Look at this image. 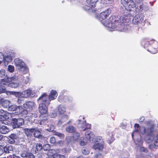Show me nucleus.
<instances>
[{
    "mask_svg": "<svg viewBox=\"0 0 158 158\" xmlns=\"http://www.w3.org/2000/svg\"><path fill=\"white\" fill-rule=\"evenodd\" d=\"M98 1V0H87L86 1V4L82 7V8L85 11L90 12L92 11V12L95 14V18L97 19H98V11L96 9L93 8L95 7V4Z\"/></svg>",
    "mask_w": 158,
    "mask_h": 158,
    "instance_id": "obj_1",
    "label": "nucleus"
},
{
    "mask_svg": "<svg viewBox=\"0 0 158 158\" xmlns=\"http://www.w3.org/2000/svg\"><path fill=\"white\" fill-rule=\"evenodd\" d=\"M119 21L118 17H116L114 15L111 16L108 20L103 24L108 28H115L117 27L118 30H120V25H119Z\"/></svg>",
    "mask_w": 158,
    "mask_h": 158,
    "instance_id": "obj_2",
    "label": "nucleus"
},
{
    "mask_svg": "<svg viewBox=\"0 0 158 158\" xmlns=\"http://www.w3.org/2000/svg\"><path fill=\"white\" fill-rule=\"evenodd\" d=\"M15 65L17 69L24 73L28 72V69L26 66L24 62L19 58H16L14 60Z\"/></svg>",
    "mask_w": 158,
    "mask_h": 158,
    "instance_id": "obj_3",
    "label": "nucleus"
},
{
    "mask_svg": "<svg viewBox=\"0 0 158 158\" xmlns=\"http://www.w3.org/2000/svg\"><path fill=\"white\" fill-rule=\"evenodd\" d=\"M121 2L125 10L129 11L136 7L135 3L132 0H121Z\"/></svg>",
    "mask_w": 158,
    "mask_h": 158,
    "instance_id": "obj_4",
    "label": "nucleus"
},
{
    "mask_svg": "<svg viewBox=\"0 0 158 158\" xmlns=\"http://www.w3.org/2000/svg\"><path fill=\"white\" fill-rule=\"evenodd\" d=\"M131 14H128L124 15L121 17L118 16L119 21V25H120V31H122L123 28L124 26L131 21Z\"/></svg>",
    "mask_w": 158,
    "mask_h": 158,
    "instance_id": "obj_5",
    "label": "nucleus"
},
{
    "mask_svg": "<svg viewBox=\"0 0 158 158\" xmlns=\"http://www.w3.org/2000/svg\"><path fill=\"white\" fill-rule=\"evenodd\" d=\"M155 126L154 124H152L148 125L147 128L142 127L143 131H141V133L143 135L145 134L148 136H152L154 135L153 133L156 131L154 128Z\"/></svg>",
    "mask_w": 158,
    "mask_h": 158,
    "instance_id": "obj_6",
    "label": "nucleus"
},
{
    "mask_svg": "<svg viewBox=\"0 0 158 158\" xmlns=\"http://www.w3.org/2000/svg\"><path fill=\"white\" fill-rule=\"evenodd\" d=\"M24 124V119L22 118H13L11 125L13 128H19Z\"/></svg>",
    "mask_w": 158,
    "mask_h": 158,
    "instance_id": "obj_7",
    "label": "nucleus"
},
{
    "mask_svg": "<svg viewBox=\"0 0 158 158\" xmlns=\"http://www.w3.org/2000/svg\"><path fill=\"white\" fill-rule=\"evenodd\" d=\"M40 130H39L37 128H31V129H25L26 134L27 136L30 135V133L34 132V136L35 137L38 138L41 136V131L42 130L40 129Z\"/></svg>",
    "mask_w": 158,
    "mask_h": 158,
    "instance_id": "obj_8",
    "label": "nucleus"
},
{
    "mask_svg": "<svg viewBox=\"0 0 158 158\" xmlns=\"http://www.w3.org/2000/svg\"><path fill=\"white\" fill-rule=\"evenodd\" d=\"M79 122L77 126L81 131H85L86 129H90V124L86 123L85 121L82 122L79 120Z\"/></svg>",
    "mask_w": 158,
    "mask_h": 158,
    "instance_id": "obj_9",
    "label": "nucleus"
},
{
    "mask_svg": "<svg viewBox=\"0 0 158 158\" xmlns=\"http://www.w3.org/2000/svg\"><path fill=\"white\" fill-rule=\"evenodd\" d=\"M85 136L86 139L88 140H89L91 143H93V142L96 140L94 135L90 131H88L86 132Z\"/></svg>",
    "mask_w": 158,
    "mask_h": 158,
    "instance_id": "obj_10",
    "label": "nucleus"
},
{
    "mask_svg": "<svg viewBox=\"0 0 158 158\" xmlns=\"http://www.w3.org/2000/svg\"><path fill=\"white\" fill-rule=\"evenodd\" d=\"M35 95V93L30 89H28L21 93V97L23 98H27L28 97H33Z\"/></svg>",
    "mask_w": 158,
    "mask_h": 158,
    "instance_id": "obj_11",
    "label": "nucleus"
},
{
    "mask_svg": "<svg viewBox=\"0 0 158 158\" xmlns=\"http://www.w3.org/2000/svg\"><path fill=\"white\" fill-rule=\"evenodd\" d=\"M48 96L46 94L44 93L39 97L37 100V101L39 103H43L48 105L50 102L48 101H47Z\"/></svg>",
    "mask_w": 158,
    "mask_h": 158,
    "instance_id": "obj_12",
    "label": "nucleus"
},
{
    "mask_svg": "<svg viewBox=\"0 0 158 158\" xmlns=\"http://www.w3.org/2000/svg\"><path fill=\"white\" fill-rule=\"evenodd\" d=\"M143 18L139 15H136L132 20V23L135 25H138L143 20Z\"/></svg>",
    "mask_w": 158,
    "mask_h": 158,
    "instance_id": "obj_13",
    "label": "nucleus"
},
{
    "mask_svg": "<svg viewBox=\"0 0 158 158\" xmlns=\"http://www.w3.org/2000/svg\"><path fill=\"white\" fill-rule=\"evenodd\" d=\"M12 115L11 113L5 112L4 115H0V121H6V120H10L12 117Z\"/></svg>",
    "mask_w": 158,
    "mask_h": 158,
    "instance_id": "obj_14",
    "label": "nucleus"
},
{
    "mask_svg": "<svg viewBox=\"0 0 158 158\" xmlns=\"http://www.w3.org/2000/svg\"><path fill=\"white\" fill-rule=\"evenodd\" d=\"M19 79V77L16 75H15L13 76L10 77H7L6 78H4L1 80L2 81L1 82V84H5L4 83H3V82H9L12 81H16Z\"/></svg>",
    "mask_w": 158,
    "mask_h": 158,
    "instance_id": "obj_15",
    "label": "nucleus"
},
{
    "mask_svg": "<svg viewBox=\"0 0 158 158\" xmlns=\"http://www.w3.org/2000/svg\"><path fill=\"white\" fill-rule=\"evenodd\" d=\"M111 13V10L110 9H108L106 10L101 12L99 14V17L102 19H105L109 16Z\"/></svg>",
    "mask_w": 158,
    "mask_h": 158,
    "instance_id": "obj_16",
    "label": "nucleus"
},
{
    "mask_svg": "<svg viewBox=\"0 0 158 158\" xmlns=\"http://www.w3.org/2000/svg\"><path fill=\"white\" fill-rule=\"evenodd\" d=\"M54 152H60L59 149H52L49 151L48 153V158H56L57 153H54Z\"/></svg>",
    "mask_w": 158,
    "mask_h": 158,
    "instance_id": "obj_17",
    "label": "nucleus"
},
{
    "mask_svg": "<svg viewBox=\"0 0 158 158\" xmlns=\"http://www.w3.org/2000/svg\"><path fill=\"white\" fill-rule=\"evenodd\" d=\"M107 135L109 136L106 140L107 143L109 145L111 144L115 140L114 137V135L113 132H109Z\"/></svg>",
    "mask_w": 158,
    "mask_h": 158,
    "instance_id": "obj_18",
    "label": "nucleus"
},
{
    "mask_svg": "<svg viewBox=\"0 0 158 158\" xmlns=\"http://www.w3.org/2000/svg\"><path fill=\"white\" fill-rule=\"evenodd\" d=\"M39 110L41 114H45L47 111V108L45 104L40 103L39 106Z\"/></svg>",
    "mask_w": 158,
    "mask_h": 158,
    "instance_id": "obj_19",
    "label": "nucleus"
},
{
    "mask_svg": "<svg viewBox=\"0 0 158 158\" xmlns=\"http://www.w3.org/2000/svg\"><path fill=\"white\" fill-rule=\"evenodd\" d=\"M10 131V129L6 126L0 124V133L5 134Z\"/></svg>",
    "mask_w": 158,
    "mask_h": 158,
    "instance_id": "obj_20",
    "label": "nucleus"
},
{
    "mask_svg": "<svg viewBox=\"0 0 158 158\" xmlns=\"http://www.w3.org/2000/svg\"><path fill=\"white\" fill-rule=\"evenodd\" d=\"M35 104L34 102L29 101L24 104H23V107L24 108L28 109L29 110H32L35 107Z\"/></svg>",
    "mask_w": 158,
    "mask_h": 158,
    "instance_id": "obj_21",
    "label": "nucleus"
},
{
    "mask_svg": "<svg viewBox=\"0 0 158 158\" xmlns=\"http://www.w3.org/2000/svg\"><path fill=\"white\" fill-rule=\"evenodd\" d=\"M13 57V54L12 53L4 56V61L5 63L7 64L10 62L12 60Z\"/></svg>",
    "mask_w": 158,
    "mask_h": 158,
    "instance_id": "obj_22",
    "label": "nucleus"
},
{
    "mask_svg": "<svg viewBox=\"0 0 158 158\" xmlns=\"http://www.w3.org/2000/svg\"><path fill=\"white\" fill-rule=\"evenodd\" d=\"M58 101L60 102L70 101L72 100V98L70 97L67 96H59L58 98Z\"/></svg>",
    "mask_w": 158,
    "mask_h": 158,
    "instance_id": "obj_23",
    "label": "nucleus"
},
{
    "mask_svg": "<svg viewBox=\"0 0 158 158\" xmlns=\"http://www.w3.org/2000/svg\"><path fill=\"white\" fill-rule=\"evenodd\" d=\"M106 149V145H105L104 139L102 137L99 136V151H102L103 149Z\"/></svg>",
    "mask_w": 158,
    "mask_h": 158,
    "instance_id": "obj_24",
    "label": "nucleus"
},
{
    "mask_svg": "<svg viewBox=\"0 0 158 158\" xmlns=\"http://www.w3.org/2000/svg\"><path fill=\"white\" fill-rule=\"evenodd\" d=\"M58 95L57 93L55 90H52L49 96V101H52L55 99Z\"/></svg>",
    "mask_w": 158,
    "mask_h": 158,
    "instance_id": "obj_25",
    "label": "nucleus"
},
{
    "mask_svg": "<svg viewBox=\"0 0 158 158\" xmlns=\"http://www.w3.org/2000/svg\"><path fill=\"white\" fill-rule=\"evenodd\" d=\"M155 47V46L154 44L151 45L149 46L148 50L152 54L156 53L158 51V48Z\"/></svg>",
    "mask_w": 158,
    "mask_h": 158,
    "instance_id": "obj_26",
    "label": "nucleus"
},
{
    "mask_svg": "<svg viewBox=\"0 0 158 158\" xmlns=\"http://www.w3.org/2000/svg\"><path fill=\"white\" fill-rule=\"evenodd\" d=\"M3 148L4 152L5 153H9L13 151V148L12 145H6Z\"/></svg>",
    "mask_w": 158,
    "mask_h": 158,
    "instance_id": "obj_27",
    "label": "nucleus"
},
{
    "mask_svg": "<svg viewBox=\"0 0 158 158\" xmlns=\"http://www.w3.org/2000/svg\"><path fill=\"white\" fill-rule=\"evenodd\" d=\"M28 114L27 111L25 109L21 106H19L17 112L16 114Z\"/></svg>",
    "mask_w": 158,
    "mask_h": 158,
    "instance_id": "obj_28",
    "label": "nucleus"
},
{
    "mask_svg": "<svg viewBox=\"0 0 158 158\" xmlns=\"http://www.w3.org/2000/svg\"><path fill=\"white\" fill-rule=\"evenodd\" d=\"M149 40L148 39H145L143 40L141 42V44L144 48H149V46L151 44L149 41Z\"/></svg>",
    "mask_w": 158,
    "mask_h": 158,
    "instance_id": "obj_29",
    "label": "nucleus"
},
{
    "mask_svg": "<svg viewBox=\"0 0 158 158\" xmlns=\"http://www.w3.org/2000/svg\"><path fill=\"white\" fill-rule=\"evenodd\" d=\"M2 106L4 108L9 107L10 104V102L7 100L3 99L1 102Z\"/></svg>",
    "mask_w": 158,
    "mask_h": 158,
    "instance_id": "obj_30",
    "label": "nucleus"
},
{
    "mask_svg": "<svg viewBox=\"0 0 158 158\" xmlns=\"http://www.w3.org/2000/svg\"><path fill=\"white\" fill-rule=\"evenodd\" d=\"M66 106L62 105H60L58 108V112L60 114H64L66 111Z\"/></svg>",
    "mask_w": 158,
    "mask_h": 158,
    "instance_id": "obj_31",
    "label": "nucleus"
},
{
    "mask_svg": "<svg viewBox=\"0 0 158 158\" xmlns=\"http://www.w3.org/2000/svg\"><path fill=\"white\" fill-rule=\"evenodd\" d=\"M69 117L67 115H63L61 118L60 119L58 122V124L60 125L63 123L66 122L68 119Z\"/></svg>",
    "mask_w": 158,
    "mask_h": 158,
    "instance_id": "obj_32",
    "label": "nucleus"
},
{
    "mask_svg": "<svg viewBox=\"0 0 158 158\" xmlns=\"http://www.w3.org/2000/svg\"><path fill=\"white\" fill-rule=\"evenodd\" d=\"M18 108L19 106H17L16 105H14L10 106L8 107V110L10 111H15V113L16 114Z\"/></svg>",
    "mask_w": 158,
    "mask_h": 158,
    "instance_id": "obj_33",
    "label": "nucleus"
},
{
    "mask_svg": "<svg viewBox=\"0 0 158 158\" xmlns=\"http://www.w3.org/2000/svg\"><path fill=\"white\" fill-rule=\"evenodd\" d=\"M142 127H140L139 125L138 124L135 123L134 125L135 129L133 131V132H140L142 131L140 130L142 129Z\"/></svg>",
    "mask_w": 158,
    "mask_h": 158,
    "instance_id": "obj_34",
    "label": "nucleus"
},
{
    "mask_svg": "<svg viewBox=\"0 0 158 158\" xmlns=\"http://www.w3.org/2000/svg\"><path fill=\"white\" fill-rule=\"evenodd\" d=\"M88 140L84 137H81L79 139V143L81 146H84L87 143Z\"/></svg>",
    "mask_w": 158,
    "mask_h": 158,
    "instance_id": "obj_35",
    "label": "nucleus"
},
{
    "mask_svg": "<svg viewBox=\"0 0 158 158\" xmlns=\"http://www.w3.org/2000/svg\"><path fill=\"white\" fill-rule=\"evenodd\" d=\"M75 128L72 126H69L66 128V131L68 133L74 132L75 131Z\"/></svg>",
    "mask_w": 158,
    "mask_h": 158,
    "instance_id": "obj_36",
    "label": "nucleus"
},
{
    "mask_svg": "<svg viewBox=\"0 0 158 158\" xmlns=\"http://www.w3.org/2000/svg\"><path fill=\"white\" fill-rule=\"evenodd\" d=\"M54 135H56L61 139H63L64 137V135L62 133H59L56 131H54L53 132Z\"/></svg>",
    "mask_w": 158,
    "mask_h": 158,
    "instance_id": "obj_37",
    "label": "nucleus"
},
{
    "mask_svg": "<svg viewBox=\"0 0 158 158\" xmlns=\"http://www.w3.org/2000/svg\"><path fill=\"white\" fill-rule=\"evenodd\" d=\"M94 143L93 145V149L96 150V149H99V142L98 140L95 141L93 142Z\"/></svg>",
    "mask_w": 158,
    "mask_h": 158,
    "instance_id": "obj_38",
    "label": "nucleus"
},
{
    "mask_svg": "<svg viewBox=\"0 0 158 158\" xmlns=\"http://www.w3.org/2000/svg\"><path fill=\"white\" fill-rule=\"evenodd\" d=\"M29 76V75L28 74L25 77H24V81L25 84H27L29 82L30 80Z\"/></svg>",
    "mask_w": 158,
    "mask_h": 158,
    "instance_id": "obj_39",
    "label": "nucleus"
},
{
    "mask_svg": "<svg viewBox=\"0 0 158 158\" xmlns=\"http://www.w3.org/2000/svg\"><path fill=\"white\" fill-rule=\"evenodd\" d=\"M15 70L14 67L12 65H9L7 67V70L10 73L13 72Z\"/></svg>",
    "mask_w": 158,
    "mask_h": 158,
    "instance_id": "obj_40",
    "label": "nucleus"
},
{
    "mask_svg": "<svg viewBox=\"0 0 158 158\" xmlns=\"http://www.w3.org/2000/svg\"><path fill=\"white\" fill-rule=\"evenodd\" d=\"M5 76L7 77V75H6L5 71L4 69H1L0 70V77H4Z\"/></svg>",
    "mask_w": 158,
    "mask_h": 158,
    "instance_id": "obj_41",
    "label": "nucleus"
},
{
    "mask_svg": "<svg viewBox=\"0 0 158 158\" xmlns=\"http://www.w3.org/2000/svg\"><path fill=\"white\" fill-rule=\"evenodd\" d=\"M9 86L13 88H16L19 86V84L17 83L13 82L9 84Z\"/></svg>",
    "mask_w": 158,
    "mask_h": 158,
    "instance_id": "obj_42",
    "label": "nucleus"
},
{
    "mask_svg": "<svg viewBox=\"0 0 158 158\" xmlns=\"http://www.w3.org/2000/svg\"><path fill=\"white\" fill-rule=\"evenodd\" d=\"M9 137L15 140L18 138V136L15 134H12L8 136Z\"/></svg>",
    "mask_w": 158,
    "mask_h": 158,
    "instance_id": "obj_43",
    "label": "nucleus"
},
{
    "mask_svg": "<svg viewBox=\"0 0 158 158\" xmlns=\"http://www.w3.org/2000/svg\"><path fill=\"white\" fill-rule=\"evenodd\" d=\"M50 148V145L48 143L44 144L43 146V149L44 151H47Z\"/></svg>",
    "mask_w": 158,
    "mask_h": 158,
    "instance_id": "obj_44",
    "label": "nucleus"
},
{
    "mask_svg": "<svg viewBox=\"0 0 158 158\" xmlns=\"http://www.w3.org/2000/svg\"><path fill=\"white\" fill-rule=\"evenodd\" d=\"M42 149H43V146L40 143H37L36 147V149L37 151H40Z\"/></svg>",
    "mask_w": 158,
    "mask_h": 158,
    "instance_id": "obj_45",
    "label": "nucleus"
},
{
    "mask_svg": "<svg viewBox=\"0 0 158 158\" xmlns=\"http://www.w3.org/2000/svg\"><path fill=\"white\" fill-rule=\"evenodd\" d=\"M82 152L84 155H86L89 153V151L88 149L83 148L82 149Z\"/></svg>",
    "mask_w": 158,
    "mask_h": 158,
    "instance_id": "obj_46",
    "label": "nucleus"
},
{
    "mask_svg": "<svg viewBox=\"0 0 158 158\" xmlns=\"http://www.w3.org/2000/svg\"><path fill=\"white\" fill-rule=\"evenodd\" d=\"M28 153L27 151H24L21 154V156L23 158H27Z\"/></svg>",
    "mask_w": 158,
    "mask_h": 158,
    "instance_id": "obj_47",
    "label": "nucleus"
},
{
    "mask_svg": "<svg viewBox=\"0 0 158 158\" xmlns=\"http://www.w3.org/2000/svg\"><path fill=\"white\" fill-rule=\"evenodd\" d=\"M37 115L35 113H29L28 114L27 116L31 118L34 117L36 118L37 117Z\"/></svg>",
    "mask_w": 158,
    "mask_h": 158,
    "instance_id": "obj_48",
    "label": "nucleus"
},
{
    "mask_svg": "<svg viewBox=\"0 0 158 158\" xmlns=\"http://www.w3.org/2000/svg\"><path fill=\"white\" fill-rule=\"evenodd\" d=\"M55 126L53 125H51L49 128L47 129V131H54L55 129Z\"/></svg>",
    "mask_w": 158,
    "mask_h": 158,
    "instance_id": "obj_49",
    "label": "nucleus"
},
{
    "mask_svg": "<svg viewBox=\"0 0 158 158\" xmlns=\"http://www.w3.org/2000/svg\"><path fill=\"white\" fill-rule=\"evenodd\" d=\"M4 56L3 53L0 52V64L4 61Z\"/></svg>",
    "mask_w": 158,
    "mask_h": 158,
    "instance_id": "obj_50",
    "label": "nucleus"
},
{
    "mask_svg": "<svg viewBox=\"0 0 158 158\" xmlns=\"http://www.w3.org/2000/svg\"><path fill=\"white\" fill-rule=\"evenodd\" d=\"M139 150L141 152H143L145 153H148V151L147 148L144 147H141L140 148Z\"/></svg>",
    "mask_w": 158,
    "mask_h": 158,
    "instance_id": "obj_51",
    "label": "nucleus"
},
{
    "mask_svg": "<svg viewBox=\"0 0 158 158\" xmlns=\"http://www.w3.org/2000/svg\"><path fill=\"white\" fill-rule=\"evenodd\" d=\"M50 142L52 144H54L56 143L55 138L54 137H52L50 138L49 140Z\"/></svg>",
    "mask_w": 158,
    "mask_h": 158,
    "instance_id": "obj_52",
    "label": "nucleus"
},
{
    "mask_svg": "<svg viewBox=\"0 0 158 158\" xmlns=\"http://www.w3.org/2000/svg\"><path fill=\"white\" fill-rule=\"evenodd\" d=\"M80 134L79 133H75L73 134V138L74 140L77 139L80 136Z\"/></svg>",
    "mask_w": 158,
    "mask_h": 158,
    "instance_id": "obj_53",
    "label": "nucleus"
},
{
    "mask_svg": "<svg viewBox=\"0 0 158 158\" xmlns=\"http://www.w3.org/2000/svg\"><path fill=\"white\" fill-rule=\"evenodd\" d=\"M154 144L155 146H158V134L156 135V139L154 141Z\"/></svg>",
    "mask_w": 158,
    "mask_h": 158,
    "instance_id": "obj_54",
    "label": "nucleus"
},
{
    "mask_svg": "<svg viewBox=\"0 0 158 158\" xmlns=\"http://www.w3.org/2000/svg\"><path fill=\"white\" fill-rule=\"evenodd\" d=\"M27 158H35V156L31 153L28 152Z\"/></svg>",
    "mask_w": 158,
    "mask_h": 158,
    "instance_id": "obj_55",
    "label": "nucleus"
},
{
    "mask_svg": "<svg viewBox=\"0 0 158 158\" xmlns=\"http://www.w3.org/2000/svg\"><path fill=\"white\" fill-rule=\"evenodd\" d=\"M22 97H20L18 98V100L17 101V102L19 104H20L22 103L23 102V99Z\"/></svg>",
    "mask_w": 158,
    "mask_h": 158,
    "instance_id": "obj_56",
    "label": "nucleus"
},
{
    "mask_svg": "<svg viewBox=\"0 0 158 158\" xmlns=\"http://www.w3.org/2000/svg\"><path fill=\"white\" fill-rule=\"evenodd\" d=\"M5 88L4 86H1L0 85V94L4 92L5 91Z\"/></svg>",
    "mask_w": 158,
    "mask_h": 158,
    "instance_id": "obj_57",
    "label": "nucleus"
},
{
    "mask_svg": "<svg viewBox=\"0 0 158 158\" xmlns=\"http://www.w3.org/2000/svg\"><path fill=\"white\" fill-rule=\"evenodd\" d=\"M100 3L102 4H107L108 3V0H99Z\"/></svg>",
    "mask_w": 158,
    "mask_h": 158,
    "instance_id": "obj_58",
    "label": "nucleus"
},
{
    "mask_svg": "<svg viewBox=\"0 0 158 158\" xmlns=\"http://www.w3.org/2000/svg\"><path fill=\"white\" fill-rule=\"evenodd\" d=\"M16 97H21V93L19 92H15L13 94Z\"/></svg>",
    "mask_w": 158,
    "mask_h": 158,
    "instance_id": "obj_59",
    "label": "nucleus"
},
{
    "mask_svg": "<svg viewBox=\"0 0 158 158\" xmlns=\"http://www.w3.org/2000/svg\"><path fill=\"white\" fill-rule=\"evenodd\" d=\"M8 142L9 143L11 144H14L15 142V140L14 139L10 138L9 137H8Z\"/></svg>",
    "mask_w": 158,
    "mask_h": 158,
    "instance_id": "obj_60",
    "label": "nucleus"
},
{
    "mask_svg": "<svg viewBox=\"0 0 158 158\" xmlns=\"http://www.w3.org/2000/svg\"><path fill=\"white\" fill-rule=\"evenodd\" d=\"M4 148L2 146H0V155H2L4 153Z\"/></svg>",
    "mask_w": 158,
    "mask_h": 158,
    "instance_id": "obj_61",
    "label": "nucleus"
},
{
    "mask_svg": "<svg viewBox=\"0 0 158 158\" xmlns=\"http://www.w3.org/2000/svg\"><path fill=\"white\" fill-rule=\"evenodd\" d=\"M64 142L63 141H60L57 143V145L59 146H62L64 145Z\"/></svg>",
    "mask_w": 158,
    "mask_h": 158,
    "instance_id": "obj_62",
    "label": "nucleus"
},
{
    "mask_svg": "<svg viewBox=\"0 0 158 158\" xmlns=\"http://www.w3.org/2000/svg\"><path fill=\"white\" fill-rule=\"evenodd\" d=\"M56 158H65V157L63 155H62L57 153Z\"/></svg>",
    "mask_w": 158,
    "mask_h": 158,
    "instance_id": "obj_63",
    "label": "nucleus"
},
{
    "mask_svg": "<svg viewBox=\"0 0 158 158\" xmlns=\"http://www.w3.org/2000/svg\"><path fill=\"white\" fill-rule=\"evenodd\" d=\"M47 122V120L45 119L42 120L40 122V125H43L45 124Z\"/></svg>",
    "mask_w": 158,
    "mask_h": 158,
    "instance_id": "obj_64",
    "label": "nucleus"
}]
</instances>
